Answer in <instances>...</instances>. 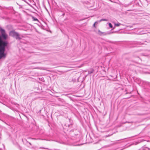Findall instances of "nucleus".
<instances>
[{"label": "nucleus", "instance_id": "7", "mask_svg": "<svg viewBox=\"0 0 150 150\" xmlns=\"http://www.w3.org/2000/svg\"><path fill=\"white\" fill-rule=\"evenodd\" d=\"M100 22V21H97L95 22V24H97L98 23Z\"/></svg>", "mask_w": 150, "mask_h": 150}, {"label": "nucleus", "instance_id": "9", "mask_svg": "<svg viewBox=\"0 0 150 150\" xmlns=\"http://www.w3.org/2000/svg\"><path fill=\"white\" fill-rule=\"evenodd\" d=\"M93 72V71H91V72H90V73H91Z\"/></svg>", "mask_w": 150, "mask_h": 150}, {"label": "nucleus", "instance_id": "8", "mask_svg": "<svg viewBox=\"0 0 150 150\" xmlns=\"http://www.w3.org/2000/svg\"><path fill=\"white\" fill-rule=\"evenodd\" d=\"M96 24H95V23H94V24H93V26L95 28H96V26H95V25H96Z\"/></svg>", "mask_w": 150, "mask_h": 150}, {"label": "nucleus", "instance_id": "6", "mask_svg": "<svg viewBox=\"0 0 150 150\" xmlns=\"http://www.w3.org/2000/svg\"><path fill=\"white\" fill-rule=\"evenodd\" d=\"M108 20H107V19H101L100 20V21L101 22L102 21H107Z\"/></svg>", "mask_w": 150, "mask_h": 150}, {"label": "nucleus", "instance_id": "5", "mask_svg": "<svg viewBox=\"0 0 150 150\" xmlns=\"http://www.w3.org/2000/svg\"><path fill=\"white\" fill-rule=\"evenodd\" d=\"M109 25L110 28H112V25L110 23H108Z\"/></svg>", "mask_w": 150, "mask_h": 150}, {"label": "nucleus", "instance_id": "1", "mask_svg": "<svg viewBox=\"0 0 150 150\" xmlns=\"http://www.w3.org/2000/svg\"><path fill=\"white\" fill-rule=\"evenodd\" d=\"M0 31L1 34V36H0V59L4 58L6 55L5 52V47L7 45V42L6 41L3 40L2 37L4 40H6L8 38V35L5 33L4 30L1 28Z\"/></svg>", "mask_w": 150, "mask_h": 150}, {"label": "nucleus", "instance_id": "10", "mask_svg": "<svg viewBox=\"0 0 150 150\" xmlns=\"http://www.w3.org/2000/svg\"><path fill=\"white\" fill-rule=\"evenodd\" d=\"M115 28V27H114L113 28V29H114V28Z\"/></svg>", "mask_w": 150, "mask_h": 150}, {"label": "nucleus", "instance_id": "4", "mask_svg": "<svg viewBox=\"0 0 150 150\" xmlns=\"http://www.w3.org/2000/svg\"><path fill=\"white\" fill-rule=\"evenodd\" d=\"M121 25V24L120 23H115V26H120Z\"/></svg>", "mask_w": 150, "mask_h": 150}, {"label": "nucleus", "instance_id": "3", "mask_svg": "<svg viewBox=\"0 0 150 150\" xmlns=\"http://www.w3.org/2000/svg\"><path fill=\"white\" fill-rule=\"evenodd\" d=\"M96 33L100 35H105L107 34L105 32L101 31L99 30H98L96 32Z\"/></svg>", "mask_w": 150, "mask_h": 150}, {"label": "nucleus", "instance_id": "2", "mask_svg": "<svg viewBox=\"0 0 150 150\" xmlns=\"http://www.w3.org/2000/svg\"><path fill=\"white\" fill-rule=\"evenodd\" d=\"M9 34L10 35L15 37L16 39H21L19 34L14 31L11 32Z\"/></svg>", "mask_w": 150, "mask_h": 150}]
</instances>
